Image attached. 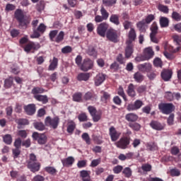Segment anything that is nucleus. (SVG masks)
<instances>
[{"mask_svg":"<svg viewBox=\"0 0 181 181\" xmlns=\"http://www.w3.org/2000/svg\"><path fill=\"white\" fill-rule=\"evenodd\" d=\"M41 164L40 162H37V158L35 153L30 154V158L27 161V168L33 172V173H36L40 170Z\"/></svg>","mask_w":181,"mask_h":181,"instance_id":"nucleus-1","label":"nucleus"},{"mask_svg":"<svg viewBox=\"0 0 181 181\" xmlns=\"http://www.w3.org/2000/svg\"><path fill=\"white\" fill-rule=\"evenodd\" d=\"M14 18L18 22L19 25L22 26V28H26L28 25H29L30 23L29 21L25 18V13H23V11H22L21 9L16 10L14 13Z\"/></svg>","mask_w":181,"mask_h":181,"instance_id":"nucleus-2","label":"nucleus"},{"mask_svg":"<svg viewBox=\"0 0 181 181\" xmlns=\"http://www.w3.org/2000/svg\"><path fill=\"white\" fill-rule=\"evenodd\" d=\"M176 109V107L173 103H161L158 105V110L165 115H169V114L172 113Z\"/></svg>","mask_w":181,"mask_h":181,"instance_id":"nucleus-3","label":"nucleus"},{"mask_svg":"<svg viewBox=\"0 0 181 181\" xmlns=\"http://www.w3.org/2000/svg\"><path fill=\"white\" fill-rule=\"evenodd\" d=\"M88 111L90 117H92V119H93V122H98V121H100V119H101L103 113L98 112L95 107L88 106Z\"/></svg>","mask_w":181,"mask_h":181,"instance_id":"nucleus-4","label":"nucleus"},{"mask_svg":"<svg viewBox=\"0 0 181 181\" xmlns=\"http://www.w3.org/2000/svg\"><path fill=\"white\" fill-rule=\"evenodd\" d=\"M59 122L60 118H59V117H54V118H52L48 116L45 119V125L51 127L53 128V129H56L57 127H59Z\"/></svg>","mask_w":181,"mask_h":181,"instance_id":"nucleus-5","label":"nucleus"},{"mask_svg":"<svg viewBox=\"0 0 181 181\" xmlns=\"http://www.w3.org/2000/svg\"><path fill=\"white\" fill-rule=\"evenodd\" d=\"M46 32V25L40 23L36 30H33V35H30L31 39H37L40 37V35H43Z\"/></svg>","mask_w":181,"mask_h":181,"instance_id":"nucleus-6","label":"nucleus"},{"mask_svg":"<svg viewBox=\"0 0 181 181\" xmlns=\"http://www.w3.org/2000/svg\"><path fill=\"white\" fill-rule=\"evenodd\" d=\"M106 37L113 43H118V32L114 29L108 30L106 33Z\"/></svg>","mask_w":181,"mask_h":181,"instance_id":"nucleus-7","label":"nucleus"},{"mask_svg":"<svg viewBox=\"0 0 181 181\" xmlns=\"http://www.w3.org/2000/svg\"><path fill=\"white\" fill-rule=\"evenodd\" d=\"M32 137L34 141H37L40 145H45L47 142V136L44 134H39L35 132L33 133Z\"/></svg>","mask_w":181,"mask_h":181,"instance_id":"nucleus-8","label":"nucleus"},{"mask_svg":"<svg viewBox=\"0 0 181 181\" xmlns=\"http://www.w3.org/2000/svg\"><path fill=\"white\" fill-rule=\"evenodd\" d=\"M93 66L94 62H93L90 58H86L83 59L80 69L82 70V71H88V70H91V69H93Z\"/></svg>","mask_w":181,"mask_h":181,"instance_id":"nucleus-9","label":"nucleus"},{"mask_svg":"<svg viewBox=\"0 0 181 181\" xmlns=\"http://www.w3.org/2000/svg\"><path fill=\"white\" fill-rule=\"evenodd\" d=\"M108 28L110 25L107 23H101L97 28V33L101 37H105V33H107V30H108Z\"/></svg>","mask_w":181,"mask_h":181,"instance_id":"nucleus-10","label":"nucleus"},{"mask_svg":"<svg viewBox=\"0 0 181 181\" xmlns=\"http://www.w3.org/2000/svg\"><path fill=\"white\" fill-rule=\"evenodd\" d=\"M130 144L129 138L128 137H122L119 141L116 143V146L120 149H127L128 145Z\"/></svg>","mask_w":181,"mask_h":181,"instance_id":"nucleus-11","label":"nucleus"},{"mask_svg":"<svg viewBox=\"0 0 181 181\" xmlns=\"http://www.w3.org/2000/svg\"><path fill=\"white\" fill-rule=\"evenodd\" d=\"M144 105V102L141 100H136L134 103H130L127 105V111H136Z\"/></svg>","mask_w":181,"mask_h":181,"instance_id":"nucleus-12","label":"nucleus"},{"mask_svg":"<svg viewBox=\"0 0 181 181\" xmlns=\"http://www.w3.org/2000/svg\"><path fill=\"white\" fill-rule=\"evenodd\" d=\"M38 49H40V44H36L30 41L24 47V52H26V53H30L31 50H38Z\"/></svg>","mask_w":181,"mask_h":181,"instance_id":"nucleus-13","label":"nucleus"},{"mask_svg":"<svg viewBox=\"0 0 181 181\" xmlns=\"http://www.w3.org/2000/svg\"><path fill=\"white\" fill-rule=\"evenodd\" d=\"M98 98V96H97V94H95L94 92L88 91L85 93V95L83 96V99L85 101H97V99Z\"/></svg>","mask_w":181,"mask_h":181,"instance_id":"nucleus-14","label":"nucleus"},{"mask_svg":"<svg viewBox=\"0 0 181 181\" xmlns=\"http://www.w3.org/2000/svg\"><path fill=\"white\" fill-rule=\"evenodd\" d=\"M109 135L112 142H115L116 141H118V139L119 138V133L117 132V129H115V127H111L110 128Z\"/></svg>","mask_w":181,"mask_h":181,"instance_id":"nucleus-15","label":"nucleus"},{"mask_svg":"<svg viewBox=\"0 0 181 181\" xmlns=\"http://www.w3.org/2000/svg\"><path fill=\"white\" fill-rule=\"evenodd\" d=\"M155 56V52H153V49L151 47H148L146 49H144V57L145 60H149L152 59Z\"/></svg>","mask_w":181,"mask_h":181,"instance_id":"nucleus-16","label":"nucleus"},{"mask_svg":"<svg viewBox=\"0 0 181 181\" xmlns=\"http://www.w3.org/2000/svg\"><path fill=\"white\" fill-rule=\"evenodd\" d=\"M127 46L125 48V59H130L131 56L134 54V45L131 43H126Z\"/></svg>","mask_w":181,"mask_h":181,"instance_id":"nucleus-17","label":"nucleus"},{"mask_svg":"<svg viewBox=\"0 0 181 181\" xmlns=\"http://www.w3.org/2000/svg\"><path fill=\"white\" fill-rule=\"evenodd\" d=\"M24 111L27 115H33L36 112V105L35 104H29L24 106Z\"/></svg>","mask_w":181,"mask_h":181,"instance_id":"nucleus-18","label":"nucleus"},{"mask_svg":"<svg viewBox=\"0 0 181 181\" xmlns=\"http://www.w3.org/2000/svg\"><path fill=\"white\" fill-rule=\"evenodd\" d=\"M95 81V86H101L105 81V74L103 73H100L96 75L94 79Z\"/></svg>","mask_w":181,"mask_h":181,"instance_id":"nucleus-19","label":"nucleus"},{"mask_svg":"<svg viewBox=\"0 0 181 181\" xmlns=\"http://www.w3.org/2000/svg\"><path fill=\"white\" fill-rule=\"evenodd\" d=\"M74 158L73 156H69L66 158H64L62 160V163L64 168H70V166H73V163H74Z\"/></svg>","mask_w":181,"mask_h":181,"instance_id":"nucleus-20","label":"nucleus"},{"mask_svg":"<svg viewBox=\"0 0 181 181\" xmlns=\"http://www.w3.org/2000/svg\"><path fill=\"white\" fill-rule=\"evenodd\" d=\"M150 127L156 131H162V129H164L165 128V126H163V124H161L160 122L155 120H152L150 122Z\"/></svg>","mask_w":181,"mask_h":181,"instance_id":"nucleus-21","label":"nucleus"},{"mask_svg":"<svg viewBox=\"0 0 181 181\" xmlns=\"http://www.w3.org/2000/svg\"><path fill=\"white\" fill-rule=\"evenodd\" d=\"M129 40L126 42V43L132 44V42H134L135 39H136V32L134 28H131L128 34Z\"/></svg>","mask_w":181,"mask_h":181,"instance_id":"nucleus-22","label":"nucleus"},{"mask_svg":"<svg viewBox=\"0 0 181 181\" xmlns=\"http://www.w3.org/2000/svg\"><path fill=\"white\" fill-rule=\"evenodd\" d=\"M173 72L171 70L165 69L161 72V78L164 81H169L170 78H172Z\"/></svg>","mask_w":181,"mask_h":181,"instance_id":"nucleus-23","label":"nucleus"},{"mask_svg":"<svg viewBox=\"0 0 181 181\" xmlns=\"http://www.w3.org/2000/svg\"><path fill=\"white\" fill-rule=\"evenodd\" d=\"M139 118V117H138V115L135 113H129L125 115L126 121H128V122L130 123L136 122Z\"/></svg>","mask_w":181,"mask_h":181,"instance_id":"nucleus-24","label":"nucleus"},{"mask_svg":"<svg viewBox=\"0 0 181 181\" xmlns=\"http://www.w3.org/2000/svg\"><path fill=\"white\" fill-rule=\"evenodd\" d=\"M59 64V59L54 57L52 60L50 61L49 66H48V70L49 71H54L56 69H57V66Z\"/></svg>","mask_w":181,"mask_h":181,"instance_id":"nucleus-25","label":"nucleus"},{"mask_svg":"<svg viewBox=\"0 0 181 181\" xmlns=\"http://www.w3.org/2000/svg\"><path fill=\"white\" fill-rule=\"evenodd\" d=\"M136 27L140 32L145 33L146 32V29H148V24L144 20H141L136 23Z\"/></svg>","mask_w":181,"mask_h":181,"instance_id":"nucleus-26","label":"nucleus"},{"mask_svg":"<svg viewBox=\"0 0 181 181\" xmlns=\"http://www.w3.org/2000/svg\"><path fill=\"white\" fill-rule=\"evenodd\" d=\"M34 98L42 104H47L49 103V98L46 95H35Z\"/></svg>","mask_w":181,"mask_h":181,"instance_id":"nucleus-27","label":"nucleus"},{"mask_svg":"<svg viewBox=\"0 0 181 181\" xmlns=\"http://www.w3.org/2000/svg\"><path fill=\"white\" fill-rule=\"evenodd\" d=\"M138 69L140 71H149L152 70V64L151 63H144L138 65Z\"/></svg>","mask_w":181,"mask_h":181,"instance_id":"nucleus-28","label":"nucleus"},{"mask_svg":"<svg viewBox=\"0 0 181 181\" xmlns=\"http://www.w3.org/2000/svg\"><path fill=\"white\" fill-rule=\"evenodd\" d=\"M127 93L129 95V97H132V98L136 97V92H135V86H134L133 83H130L128 86Z\"/></svg>","mask_w":181,"mask_h":181,"instance_id":"nucleus-29","label":"nucleus"},{"mask_svg":"<svg viewBox=\"0 0 181 181\" xmlns=\"http://www.w3.org/2000/svg\"><path fill=\"white\" fill-rule=\"evenodd\" d=\"M90 76V73H80L77 76V80L78 81H88Z\"/></svg>","mask_w":181,"mask_h":181,"instance_id":"nucleus-30","label":"nucleus"},{"mask_svg":"<svg viewBox=\"0 0 181 181\" xmlns=\"http://www.w3.org/2000/svg\"><path fill=\"white\" fill-rule=\"evenodd\" d=\"M74 129H76V122L73 120L68 121L66 129L68 134H73L74 132Z\"/></svg>","mask_w":181,"mask_h":181,"instance_id":"nucleus-31","label":"nucleus"},{"mask_svg":"<svg viewBox=\"0 0 181 181\" xmlns=\"http://www.w3.org/2000/svg\"><path fill=\"white\" fill-rule=\"evenodd\" d=\"M110 22L114 25H116V26L119 25L121 23L119 22V16L118 14H112L110 17Z\"/></svg>","mask_w":181,"mask_h":181,"instance_id":"nucleus-32","label":"nucleus"},{"mask_svg":"<svg viewBox=\"0 0 181 181\" xmlns=\"http://www.w3.org/2000/svg\"><path fill=\"white\" fill-rule=\"evenodd\" d=\"M86 53L88 54V56H92L93 57H97V50L95 49V47L93 45H90L88 47V49H86Z\"/></svg>","mask_w":181,"mask_h":181,"instance_id":"nucleus-33","label":"nucleus"},{"mask_svg":"<svg viewBox=\"0 0 181 181\" xmlns=\"http://www.w3.org/2000/svg\"><path fill=\"white\" fill-rule=\"evenodd\" d=\"M43 93H45V89L40 87H34L31 90V93L33 95L34 98L35 95H40V94H43Z\"/></svg>","mask_w":181,"mask_h":181,"instance_id":"nucleus-34","label":"nucleus"},{"mask_svg":"<svg viewBox=\"0 0 181 181\" xmlns=\"http://www.w3.org/2000/svg\"><path fill=\"white\" fill-rule=\"evenodd\" d=\"M133 78H134V81L136 83H142L144 80V75L140 71H137L134 74Z\"/></svg>","mask_w":181,"mask_h":181,"instance_id":"nucleus-35","label":"nucleus"},{"mask_svg":"<svg viewBox=\"0 0 181 181\" xmlns=\"http://www.w3.org/2000/svg\"><path fill=\"white\" fill-rule=\"evenodd\" d=\"M13 86V77L10 76L5 79L4 81V88H11Z\"/></svg>","mask_w":181,"mask_h":181,"instance_id":"nucleus-36","label":"nucleus"},{"mask_svg":"<svg viewBox=\"0 0 181 181\" xmlns=\"http://www.w3.org/2000/svg\"><path fill=\"white\" fill-rule=\"evenodd\" d=\"M160 28H168L169 26V19L166 17H160Z\"/></svg>","mask_w":181,"mask_h":181,"instance_id":"nucleus-37","label":"nucleus"},{"mask_svg":"<svg viewBox=\"0 0 181 181\" xmlns=\"http://www.w3.org/2000/svg\"><path fill=\"white\" fill-rule=\"evenodd\" d=\"M100 12L101 16L104 18V20L107 21L110 16V13L107 11V9H105V8L102 6L100 7Z\"/></svg>","mask_w":181,"mask_h":181,"instance_id":"nucleus-38","label":"nucleus"},{"mask_svg":"<svg viewBox=\"0 0 181 181\" xmlns=\"http://www.w3.org/2000/svg\"><path fill=\"white\" fill-rule=\"evenodd\" d=\"M158 29L159 28L158 27V24L156 23V22H153L150 28V30H151L150 35H158Z\"/></svg>","mask_w":181,"mask_h":181,"instance_id":"nucleus-39","label":"nucleus"},{"mask_svg":"<svg viewBox=\"0 0 181 181\" xmlns=\"http://www.w3.org/2000/svg\"><path fill=\"white\" fill-rule=\"evenodd\" d=\"M3 141L6 145H11L13 141L12 136L11 134H5L3 136Z\"/></svg>","mask_w":181,"mask_h":181,"instance_id":"nucleus-40","label":"nucleus"},{"mask_svg":"<svg viewBox=\"0 0 181 181\" xmlns=\"http://www.w3.org/2000/svg\"><path fill=\"white\" fill-rule=\"evenodd\" d=\"M122 175H124V177H131L132 176V170L131 168L126 167L122 170Z\"/></svg>","mask_w":181,"mask_h":181,"instance_id":"nucleus-41","label":"nucleus"},{"mask_svg":"<svg viewBox=\"0 0 181 181\" xmlns=\"http://www.w3.org/2000/svg\"><path fill=\"white\" fill-rule=\"evenodd\" d=\"M79 122H86L88 121V117L86 112H82L78 115Z\"/></svg>","mask_w":181,"mask_h":181,"instance_id":"nucleus-42","label":"nucleus"},{"mask_svg":"<svg viewBox=\"0 0 181 181\" xmlns=\"http://www.w3.org/2000/svg\"><path fill=\"white\" fill-rule=\"evenodd\" d=\"M101 101H103L104 103H107V101L111 98V95H110L108 92L101 91Z\"/></svg>","mask_w":181,"mask_h":181,"instance_id":"nucleus-43","label":"nucleus"},{"mask_svg":"<svg viewBox=\"0 0 181 181\" xmlns=\"http://www.w3.org/2000/svg\"><path fill=\"white\" fill-rule=\"evenodd\" d=\"M12 112H13V108L12 107V106H8L6 108V117L7 119L10 121H12Z\"/></svg>","mask_w":181,"mask_h":181,"instance_id":"nucleus-44","label":"nucleus"},{"mask_svg":"<svg viewBox=\"0 0 181 181\" xmlns=\"http://www.w3.org/2000/svg\"><path fill=\"white\" fill-rule=\"evenodd\" d=\"M129 128L133 129V131H136V132L139 131V129H141V127L139 123H136L135 122H134L133 123H129Z\"/></svg>","mask_w":181,"mask_h":181,"instance_id":"nucleus-45","label":"nucleus"},{"mask_svg":"<svg viewBox=\"0 0 181 181\" xmlns=\"http://www.w3.org/2000/svg\"><path fill=\"white\" fill-rule=\"evenodd\" d=\"M45 170L49 175H56V173H57V170H56L54 167H51V166L45 167Z\"/></svg>","mask_w":181,"mask_h":181,"instance_id":"nucleus-46","label":"nucleus"},{"mask_svg":"<svg viewBox=\"0 0 181 181\" xmlns=\"http://www.w3.org/2000/svg\"><path fill=\"white\" fill-rule=\"evenodd\" d=\"M34 128L38 131H45V128L46 127L43 123L37 122L34 123Z\"/></svg>","mask_w":181,"mask_h":181,"instance_id":"nucleus-47","label":"nucleus"},{"mask_svg":"<svg viewBox=\"0 0 181 181\" xmlns=\"http://www.w3.org/2000/svg\"><path fill=\"white\" fill-rule=\"evenodd\" d=\"M103 4L105 6H114L117 4V0H103Z\"/></svg>","mask_w":181,"mask_h":181,"instance_id":"nucleus-48","label":"nucleus"},{"mask_svg":"<svg viewBox=\"0 0 181 181\" xmlns=\"http://www.w3.org/2000/svg\"><path fill=\"white\" fill-rule=\"evenodd\" d=\"M80 176L82 178V180L83 181L84 179H88V177H90V173H88V171L86 170H83L80 171Z\"/></svg>","mask_w":181,"mask_h":181,"instance_id":"nucleus-49","label":"nucleus"},{"mask_svg":"<svg viewBox=\"0 0 181 181\" xmlns=\"http://www.w3.org/2000/svg\"><path fill=\"white\" fill-rule=\"evenodd\" d=\"M158 11L163 12V13H169V8L168 6L163 4H159L158 7Z\"/></svg>","mask_w":181,"mask_h":181,"instance_id":"nucleus-50","label":"nucleus"},{"mask_svg":"<svg viewBox=\"0 0 181 181\" xmlns=\"http://www.w3.org/2000/svg\"><path fill=\"white\" fill-rule=\"evenodd\" d=\"M117 94L120 95V97H122L124 101H127V95H125V92H124V88H122V86L119 87Z\"/></svg>","mask_w":181,"mask_h":181,"instance_id":"nucleus-51","label":"nucleus"},{"mask_svg":"<svg viewBox=\"0 0 181 181\" xmlns=\"http://www.w3.org/2000/svg\"><path fill=\"white\" fill-rule=\"evenodd\" d=\"M165 98L168 100V101H173L175 98V93L172 92H165Z\"/></svg>","mask_w":181,"mask_h":181,"instance_id":"nucleus-52","label":"nucleus"},{"mask_svg":"<svg viewBox=\"0 0 181 181\" xmlns=\"http://www.w3.org/2000/svg\"><path fill=\"white\" fill-rule=\"evenodd\" d=\"M172 19L174 21H176L177 22H179L181 21V15L180 13L173 11L171 15Z\"/></svg>","mask_w":181,"mask_h":181,"instance_id":"nucleus-53","label":"nucleus"},{"mask_svg":"<svg viewBox=\"0 0 181 181\" xmlns=\"http://www.w3.org/2000/svg\"><path fill=\"white\" fill-rule=\"evenodd\" d=\"M81 98H83V94L81 93H76L73 95V100L76 103H80V101H81Z\"/></svg>","mask_w":181,"mask_h":181,"instance_id":"nucleus-54","label":"nucleus"},{"mask_svg":"<svg viewBox=\"0 0 181 181\" xmlns=\"http://www.w3.org/2000/svg\"><path fill=\"white\" fill-rule=\"evenodd\" d=\"M64 39V32L61 31L57 36L55 39V42L57 43H60V42H63Z\"/></svg>","mask_w":181,"mask_h":181,"instance_id":"nucleus-55","label":"nucleus"},{"mask_svg":"<svg viewBox=\"0 0 181 181\" xmlns=\"http://www.w3.org/2000/svg\"><path fill=\"white\" fill-rule=\"evenodd\" d=\"M73 52V48L71 46H65L62 49V53L64 54H68L69 53H71Z\"/></svg>","mask_w":181,"mask_h":181,"instance_id":"nucleus-56","label":"nucleus"},{"mask_svg":"<svg viewBox=\"0 0 181 181\" xmlns=\"http://www.w3.org/2000/svg\"><path fill=\"white\" fill-rule=\"evenodd\" d=\"M82 139L86 142L87 145H90L91 144V140L90 139V136L88 133H83L81 136Z\"/></svg>","mask_w":181,"mask_h":181,"instance_id":"nucleus-57","label":"nucleus"},{"mask_svg":"<svg viewBox=\"0 0 181 181\" xmlns=\"http://www.w3.org/2000/svg\"><path fill=\"white\" fill-rule=\"evenodd\" d=\"M170 173L173 177L180 176V170L179 169L173 168L170 170Z\"/></svg>","mask_w":181,"mask_h":181,"instance_id":"nucleus-58","label":"nucleus"},{"mask_svg":"<svg viewBox=\"0 0 181 181\" xmlns=\"http://www.w3.org/2000/svg\"><path fill=\"white\" fill-rule=\"evenodd\" d=\"M141 169L144 172H151V170H152V165L149 163L143 164Z\"/></svg>","mask_w":181,"mask_h":181,"instance_id":"nucleus-59","label":"nucleus"},{"mask_svg":"<svg viewBox=\"0 0 181 181\" xmlns=\"http://www.w3.org/2000/svg\"><path fill=\"white\" fill-rule=\"evenodd\" d=\"M170 153L173 154L174 156H176L177 155H179L180 153V149H179V147L175 146L171 148Z\"/></svg>","mask_w":181,"mask_h":181,"instance_id":"nucleus-60","label":"nucleus"},{"mask_svg":"<svg viewBox=\"0 0 181 181\" xmlns=\"http://www.w3.org/2000/svg\"><path fill=\"white\" fill-rule=\"evenodd\" d=\"M145 23H146L147 25H149L152 21H155V16L153 14H150L146 17L145 19H143Z\"/></svg>","mask_w":181,"mask_h":181,"instance_id":"nucleus-61","label":"nucleus"},{"mask_svg":"<svg viewBox=\"0 0 181 181\" xmlns=\"http://www.w3.org/2000/svg\"><path fill=\"white\" fill-rule=\"evenodd\" d=\"M123 170H124V167H122V165H117L113 168V172L116 175L121 173V172H122Z\"/></svg>","mask_w":181,"mask_h":181,"instance_id":"nucleus-62","label":"nucleus"},{"mask_svg":"<svg viewBox=\"0 0 181 181\" xmlns=\"http://www.w3.org/2000/svg\"><path fill=\"white\" fill-rule=\"evenodd\" d=\"M162 59H160V58H156L154 60H153V65L156 66V67H162Z\"/></svg>","mask_w":181,"mask_h":181,"instance_id":"nucleus-63","label":"nucleus"},{"mask_svg":"<svg viewBox=\"0 0 181 181\" xmlns=\"http://www.w3.org/2000/svg\"><path fill=\"white\" fill-rule=\"evenodd\" d=\"M22 139L21 138H18L14 141V146L17 148H21V146H22Z\"/></svg>","mask_w":181,"mask_h":181,"instance_id":"nucleus-64","label":"nucleus"}]
</instances>
